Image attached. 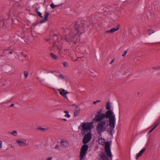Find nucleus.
<instances>
[{"label":"nucleus","instance_id":"obj_1","mask_svg":"<svg viewBox=\"0 0 160 160\" xmlns=\"http://www.w3.org/2000/svg\"><path fill=\"white\" fill-rule=\"evenodd\" d=\"M88 27V25L83 22H75L73 24L72 26L69 27V29L67 28L65 30V32H67V33L61 39L69 43L72 42L75 43L78 42L80 40L79 35L87 30Z\"/></svg>","mask_w":160,"mask_h":160},{"label":"nucleus","instance_id":"obj_2","mask_svg":"<svg viewBox=\"0 0 160 160\" xmlns=\"http://www.w3.org/2000/svg\"><path fill=\"white\" fill-rule=\"evenodd\" d=\"M102 109L98 110L97 112V114L93 118L95 121L99 122L97 125L96 130L98 133L100 134L106 130L108 126V120L105 119L106 112L105 114L102 113Z\"/></svg>","mask_w":160,"mask_h":160},{"label":"nucleus","instance_id":"obj_3","mask_svg":"<svg viewBox=\"0 0 160 160\" xmlns=\"http://www.w3.org/2000/svg\"><path fill=\"white\" fill-rule=\"evenodd\" d=\"M106 116L105 117V119L108 118V121L109 122V126L110 128L108 129L109 132L112 134L114 131V129L115 127L116 124V118L115 115L112 111H110L106 112Z\"/></svg>","mask_w":160,"mask_h":160},{"label":"nucleus","instance_id":"obj_4","mask_svg":"<svg viewBox=\"0 0 160 160\" xmlns=\"http://www.w3.org/2000/svg\"><path fill=\"white\" fill-rule=\"evenodd\" d=\"M58 38V36L56 35H54L53 36H51L49 38L46 39V40L50 44H52L53 46H57L59 50V54L62 57V54L65 55L66 54L68 51L67 49H64L62 48H59L58 46L59 44V42H58L57 40Z\"/></svg>","mask_w":160,"mask_h":160},{"label":"nucleus","instance_id":"obj_5","mask_svg":"<svg viewBox=\"0 0 160 160\" xmlns=\"http://www.w3.org/2000/svg\"><path fill=\"white\" fill-rule=\"evenodd\" d=\"M98 134H100L99 137L98 139V142L99 144L102 145H103L104 144V149L105 152L107 156L108 157L111 158L112 157V155L111 153V151L110 150V145L108 141H107L105 142V139L101 137L100 136H101V134L98 133Z\"/></svg>","mask_w":160,"mask_h":160},{"label":"nucleus","instance_id":"obj_6","mask_svg":"<svg viewBox=\"0 0 160 160\" xmlns=\"http://www.w3.org/2000/svg\"><path fill=\"white\" fill-rule=\"evenodd\" d=\"M92 123L91 122H84L82 123L81 129V133L83 135L86 133L90 132L92 128Z\"/></svg>","mask_w":160,"mask_h":160},{"label":"nucleus","instance_id":"obj_7","mask_svg":"<svg viewBox=\"0 0 160 160\" xmlns=\"http://www.w3.org/2000/svg\"><path fill=\"white\" fill-rule=\"evenodd\" d=\"M10 21V20L9 18L6 19L5 21H4L2 18H0V28H7L8 26V23Z\"/></svg>","mask_w":160,"mask_h":160},{"label":"nucleus","instance_id":"obj_8","mask_svg":"<svg viewBox=\"0 0 160 160\" xmlns=\"http://www.w3.org/2000/svg\"><path fill=\"white\" fill-rule=\"evenodd\" d=\"M88 149V146L87 145H83L81 150L80 157V160H81L84 156L86 155Z\"/></svg>","mask_w":160,"mask_h":160},{"label":"nucleus","instance_id":"obj_9","mask_svg":"<svg viewBox=\"0 0 160 160\" xmlns=\"http://www.w3.org/2000/svg\"><path fill=\"white\" fill-rule=\"evenodd\" d=\"M92 138L91 134L90 132H88L87 134H85L84 136L82 142L84 144L88 143L90 141Z\"/></svg>","mask_w":160,"mask_h":160},{"label":"nucleus","instance_id":"obj_10","mask_svg":"<svg viewBox=\"0 0 160 160\" xmlns=\"http://www.w3.org/2000/svg\"><path fill=\"white\" fill-rule=\"evenodd\" d=\"M14 53L15 52L14 51H9L7 50H5L3 51V54L5 55L8 54L9 57L11 58V59H14L15 58H16L15 56Z\"/></svg>","mask_w":160,"mask_h":160},{"label":"nucleus","instance_id":"obj_11","mask_svg":"<svg viewBox=\"0 0 160 160\" xmlns=\"http://www.w3.org/2000/svg\"><path fill=\"white\" fill-rule=\"evenodd\" d=\"M16 141L17 144L20 146L24 147L27 145V144L26 143V139H20L16 140Z\"/></svg>","mask_w":160,"mask_h":160},{"label":"nucleus","instance_id":"obj_12","mask_svg":"<svg viewBox=\"0 0 160 160\" xmlns=\"http://www.w3.org/2000/svg\"><path fill=\"white\" fill-rule=\"evenodd\" d=\"M50 72L57 76L59 79H64L62 75L58 71H51Z\"/></svg>","mask_w":160,"mask_h":160},{"label":"nucleus","instance_id":"obj_13","mask_svg":"<svg viewBox=\"0 0 160 160\" xmlns=\"http://www.w3.org/2000/svg\"><path fill=\"white\" fill-rule=\"evenodd\" d=\"M58 90L60 94L64 98H67L66 94L69 93L68 92L66 91L65 90L62 88L58 89Z\"/></svg>","mask_w":160,"mask_h":160},{"label":"nucleus","instance_id":"obj_14","mask_svg":"<svg viewBox=\"0 0 160 160\" xmlns=\"http://www.w3.org/2000/svg\"><path fill=\"white\" fill-rule=\"evenodd\" d=\"M120 28V26L119 25H118L117 26V28H111V29L107 30L105 32V33H112L113 32H114L115 31H116L118 30Z\"/></svg>","mask_w":160,"mask_h":160},{"label":"nucleus","instance_id":"obj_15","mask_svg":"<svg viewBox=\"0 0 160 160\" xmlns=\"http://www.w3.org/2000/svg\"><path fill=\"white\" fill-rule=\"evenodd\" d=\"M68 142L65 140L62 139L61 142V145L62 148H66L68 146Z\"/></svg>","mask_w":160,"mask_h":160},{"label":"nucleus","instance_id":"obj_16","mask_svg":"<svg viewBox=\"0 0 160 160\" xmlns=\"http://www.w3.org/2000/svg\"><path fill=\"white\" fill-rule=\"evenodd\" d=\"M146 149V148H142V150H141L137 154L136 157V159H138V158L140 157V156H142V154L143 153L144 151H145Z\"/></svg>","mask_w":160,"mask_h":160},{"label":"nucleus","instance_id":"obj_17","mask_svg":"<svg viewBox=\"0 0 160 160\" xmlns=\"http://www.w3.org/2000/svg\"><path fill=\"white\" fill-rule=\"evenodd\" d=\"M49 15V13L48 12H46L45 13L44 15V19L42 20H41L40 22L41 23H43L45 22L48 19V17Z\"/></svg>","mask_w":160,"mask_h":160},{"label":"nucleus","instance_id":"obj_18","mask_svg":"<svg viewBox=\"0 0 160 160\" xmlns=\"http://www.w3.org/2000/svg\"><path fill=\"white\" fill-rule=\"evenodd\" d=\"M75 106L76 108L74 110V114L75 116H77L78 115L80 111V109L77 106Z\"/></svg>","mask_w":160,"mask_h":160},{"label":"nucleus","instance_id":"obj_19","mask_svg":"<svg viewBox=\"0 0 160 160\" xmlns=\"http://www.w3.org/2000/svg\"><path fill=\"white\" fill-rule=\"evenodd\" d=\"M50 56L53 59H56L58 58V56L52 53H50Z\"/></svg>","mask_w":160,"mask_h":160},{"label":"nucleus","instance_id":"obj_20","mask_svg":"<svg viewBox=\"0 0 160 160\" xmlns=\"http://www.w3.org/2000/svg\"><path fill=\"white\" fill-rule=\"evenodd\" d=\"M110 108L111 106L109 102H107L106 104V109L107 110H108L107 111H112L110 110Z\"/></svg>","mask_w":160,"mask_h":160},{"label":"nucleus","instance_id":"obj_21","mask_svg":"<svg viewBox=\"0 0 160 160\" xmlns=\"http://www.w3.org/2000/svg\"><path fill=\"white\" fill-rule=\"evenodd\" d=\"M11 133L12 135L14 136H16L17 135L18 133L16 131L14 130L12 131L11 133Z\"/></svg>","mask_w":160,"mask_h":160},{"label":"nucleus","instance_id":"obj_22","mask_svg":"<svg viewBox=\"0 0 160 160\" xmlns=\"http://www.w3.org/2000/svg\"><path fill=\"white\" fill-rule=\"evenodd\" d=\"M159 123H158L157 124H155L153 128L150 131H149L148 133V134H149L150 133H151L157 127Z\"/></svg>","mask_w":160,"mask_h":160},{"label":"nucleus","instance_id":"obj_23","mask_svg":"<svg viewBox=\"0 0 160 160\" xmlns=\"http://www.w3.org/2000/svg\"><path fill=\"white\" fill-rule=\"evenodd\" d=\"M155 32V31H153L151 29H148V32L149 35H150L154 33Z\"/></svg>","mask_w":160,"mask_h":160},{"label":"nucleus","instance_id":"obj_24","mask_svg":"<svg viewBox=\"0 0 160 160\" xmlns=\"http://www.w3.org/2000/svg\"><path fill=\"white\" fill-rule=\"evenodd\" d=\"M50 6L53 9L57 7H59V5H54L53 3H52L50 5Z\"/></svg>","mask_w":160,"mask_h":160},{"label":"nucleus","instance_id":"obj_25","mask_svg":"<svg viewBox=\"0 0 160 160\" xmlns=\"http://www.w3.org/2000/svg\"><path fill=\"white\" fill-rule=\"evenodd\" d=\"M63 64L65 67H67L68 66V63L66 62H64L63 63Z\"/></svg>","mask_w":160,"mask_h":160},{"label":"nucleus","instance_id":"obj_26","mask_svg":"<svg viewBox=\"0 0 160 160\" xmlns=\"http://www.w3.org/2000/svg\"><path fill=\"white\" fill-rule=\"evenodd\" d=\"M36 11L38 12V15L40 17H41V18H42V13H41V12H38V11L37 9H36Z\"/></svg>","mask_w":160,"mask_h":160},{"label":"nucleus","instance_id":"obj_27","mask_svg":"<svg viewBox=\"0 0 160 160\" xmlns=\"http://www.w3.org/2000/svg\"><path fill=\"white\" fill-rule=\"evenodd\" d=\"M24 76L25 77V78H26L28 76V73L27 72L25 71L24 72Z\"/></svg>","mask_w":160,"mask_h":160},{"label":"nucleus","instance_id":"obj_28","mask_svg":"<svg viewBox=\"0 0 160 160\" xmlns=\"http://www.w3.org/2000/svg\"><path fill=\"white\" fill-rule=\"evenodd\" d=\"M127 53V52L126 51H124L123 53H122V56L123 57H124L126 55Z\"/></svg>","mask_w":160,"mask_h":160},{"label":"nucleus","instance_id":"obj_29","mask_svg":"<svg viewBox=\"0 0 160 160\" xmlns=\"http://www.w3.org/2000/svg\"><path fill=\"white\" fill-rule=\"evenodd\" d=\"M65 116L66 117H67V118H69L70 116V115H69L68 114V113H67V114H66L65 115Z\"/></svg>","mask_w":160,"mask_h":160},{"label":"nucleus","instance_id":"obj_30","mask_svg":"<svg viewBox=\"0 0 160 160\" xmlns=\"http://www.w3.org/2000/svg\"><path fill=\"white\" fill-rule=\"evenodd\" d=\"M153 68L154 69H160V67H153Z\"/></svg>","mask_w":160,"mask_h":160},{"label":"nucleus","instance_id":"obj_31","mask_svg":"<svg viewBox=\"0 0 160 160\" xmlns=\"http://www.w3.org/2000/svg\"><path fill=\"white\" fill-rule=\"evenodd\" d=\"M39 130H41L42 131H44L45 130V128H39Z\"/></svg>","mask_w":160,"mask_h":160},{"label":"nucleus","instance_id":"obj_32","mask_svg":"<svg viewBox=\"0 0 160 160\" xmlns=\"http://www.w3.org/2000/svg\"><path fill=\"white\" fill-rule=\"evenodd\" d=\"M59 148V145H56L55 146V148L56 149H58Z\"/></svg>","mask_w":160,"mask_h":160},{"label":"nucleus","instance_id":"obj_33","mask_svg":"<svg viewBox=\"0 0 160 160\" xmlns=\"http://www.w3.org/2000/svg\"><path fill=\"white\" fill-rule=\"evenodd\" d=\"M106 158V156H105V155H103L102 157V158L103 159V160H104L105 158Z\"/></svg>","mask_w":160,"mask_h":160},{"label":"nucleus","instance_id":"obj_34","mask_svg":"<svg viewBox=\"0 0 160 160\" xmlns=\"http://www.w3.org/2000/svg\"><path fill=\"white\" fill-rule=\"evenodd\" d=\"M2 142L1 141H0V148H2Z\"/></svg>","mask_w":160,"mask_h":160},{"label":"nucleus","instance_id":"obj_35","mask_svg":"<svg viewBox=\"0 0 160 160\" xmlns=\"http://www.w3.org/2000/svg\"><path fill=\"white\" fill-rule=\"evenodd\" d=\"M72 61H76L77 60L76 58H72Z\"/></svg>","mask_w":160,"mask_h":160},{"label":"nucleus","instance_id":"obj_36","mask_svg":"<svg viewBox=\"0 0 160 160\" xmlns=\"http://www.w3.org/2000/svg\"><path fill=\"white\" fill-rule=\"evenodd\" d=\"M52 159V158H48L46 160H51Z\"/></svg>","mask_w":160,"mask_h":160},{"label":"nucleus","instance_id":"obj_37","mask_svg":"<svg viewBox=\"0 0 160 160\" xmlns=\"http://www.w3.org/2000/svg\"><path fill=\"white\" fill-rule=\"evenodd\" d=\"M64 113H65L66 114L68 113V112L67 111H64Z\"/></svg>","mask_w":160,"mask_h":160},{"label":"nucleus","instance_id":"obj_38","mask_svg":"<svg viewBox=\"0 0 160 160\" xmlns=\"http://www.w3.org/2000/svg\"><path fill=\"white\" fill-rule=\"evenodd\" d=\"M93 103L94 105L96 104L97 103L96 101H93Z\"/></svg>","mask_w":160,"mask_h":160},{"label":"nucleus","instance_id":"obj_39","mask_svg":"<svg viewBox=\"0 0 160 160\" xmlns=\"http://www.w3.org/2000/svg\"><path fill=\"white\" fill-rule=\"evenodd\" d=\"M14 106V104H12L10 106V107H12Z\"/></svg>","mask_w":160,"mask_h":160},{"label":"nucleus","instance_id":"obj_40","mask_svg":"<svg viewBox=\"0 0 160 160\" xmlns=\"http://www.w3.org/2000/svg\"><path fill=\"white\" fill-rule=\"evenodd\" d=\"M96 101L97 103H98V102H101V101L99 100H97Z\"/></svg>","mask_w":160,"mask_h":160},{"label":"nucleus","instance_id":"obj_41","mask_svg":"<svg viewBox=\"0 0 160 160\" xmlns=\"http://www.w3.org/2000/svg\"><path fill=\"white\" fill-rule=\"evenodd\" d=\"M114 61V59H113L112 60V61L110 62V64H112V62Z\"/></svg>","mask_w":160,"mask_h":160},{"label":"nucleus","instance_id":"obj_42","mask_svg":"<svg viewBox=\"0 0 160 160\" xmlns=\"http://www.w3.org/2000/svg\"><path fill=\"white\" fill-rule=\"evenodd\" d=\"M109 10H110V11H112V10L111 9V8H110L109 9H108Z\"/></svg>","mask_w":160,"mask_h":160},{"label":"nucleus","instance_id":"obj_43","mask_svg":"<svg viewBox=\"0 0 160 160\" xmlns=\"http://www.w3.org/2000/svg\"><path fill=\"white\" fill-rule=\"evenodd\" d=\"M62 119L63 120H64V121H65L67 120V119H65V118Z\"/></svg>","mask_w":160,"mask_h":160}]
</instances>
